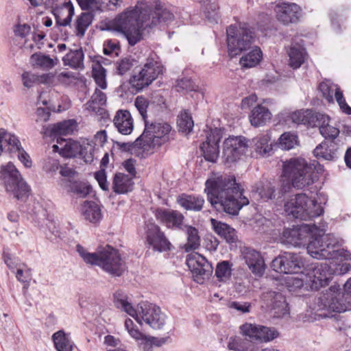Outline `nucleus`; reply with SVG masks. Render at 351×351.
<instances>
[{
    "label": "nucleus",
    "instance_id": "nucleus-5",
    "mask_svg": "<svg viewBox=\"0 0 351 351\" xmlns=\"http://www.w3.org/2000/svg\"><path fill=\"white\" fill-rule=\"evenodd\" d=\"M76 251L86 264L97 265L112 276H121L126 269L119 251L109 245L99 247L97 252L90 253L77 244Z\"/></svg>",
    "mask_w": 351,
    "mask_h": 351
},
{
    "label": "nucleus",
    "instance_id": "nucleus-51",
    "mask_svg": "<svg viewBox=\"0 0 351 351\" xmlns=\"http://www.w3.org/2000/svg\"><path fill=\"white\" fill-rule=\"evenodd\" d=\"M328 122V121L319 125V132L325 139L331 140L333 142V140L339 136V130L337 128L330 125Z\"/></svg>",
    "mask_w": 351,
    "mask_h": 351
},
{
    "label": "nucleus",
    "instance_id": "nucleus-12",
    "mask_svg": "<svg viewBox=\"0 0 351 351\" xmlns=\"http://www.w3.org/2000/svg\"><path fill=\"white\" fill-rule=\"evenodd\" d=\"M343 294L339 285L331 286L320 296L315 299V304L317 311L328 310L341 313L346 311L347 306L343 299Z\"/></svg>",
    "mask_w": 351,
    "mask_h": 351
},
{
    "label": "nucleus",
    "instance_id": "nucleus-63",
    "mask_svg": "<svg viewBox=\"0 0 351 351\" xmlns=\"http://www.w3.org/2000/svg\"><path fill=\"white\" fill-rule=\"evenodd\" d=\"M82 153L79 154L77 157L83 158L86 163L92 162L93 161V148L89 145L84 147L82 145Z\"/></svg>",
    "mask_w": 351,
    "mask_h": 351
},
{
    "label": "nucleus",
    "instance_id": "nucleus-24",
    "mask_svg": "<svg viewBox=\"0 0 351 351\" xmlns=\"http://www.w3.org/2000/svg\"><path fill=\"white\" fill-rule=\"evenodd\" d=\"M245 263L256 276H261L265 269V264L261 254L252 248L245 247L243 252Z\"/></svg>",
    "mask_w": 351,
    "mask_h": 351
},
{
    "label": "nucleus",
    "instance_id": "nucleus-9",
    "mask_svg": "<svg viewBox=\"0 0 351 351\" xmlns=\"http://www.w3.org/2000/svg\"><path fill=\"white\" fill-rule=\"evenodd\" d=\"M163 66L160 58L152 53L146 59L143 66L134 72L129 80L131 86L137 92L149 86L160 74L162 73Z\"/></svg>",
    "mask_w": 351,
    "mask_h": 351
},
{
    "label": "nucleus",
    "instance_id": "nucleus-52",
    "mask_svg": "<svg viewBox=\"0 0 351 351\" xmlns=\"http://www.w3.org/2000/svg\"><path fill=\"white\" fill-rule=\"evenodd\" d=\"M136 60L131 57H126L117 61L116 63L117 72L123 75L129 71L135 64Z\"/></svg>",
    "mask_w": 351,
    "mask_h": 351
},
{
    "label": "nucleus",
    "instance_id": "nucleus-59",
    "mask_svg": "<svg viewBox=\"0 0 351 351\" xmlns=\"http://www.w3.org/2000/svg\"><path fill=\"white\" fill-rule=\"evenodd\" d=\"M59 168V161L53 158L48 157L43 162V169L47 173H55Z\"/></svg>",
    "mask_w": 351,
    "mask_h": 351
},
{
    "label": "nucleus",
    "instance_id": "nucleus-39",
    "mask_svg": "<svg viewBox=\"0 0 351 351\" xmlns=\"http://www.w3.org/2000/svg\"><path fill=\"white\" fill-rule=\"evenodd\" d=\"M263 58V53L259 47H254L247 54L240 58L239 63L243 68L254 67L259 64Z\"/></svg>",
    "mask_w": 351,
    "mask_h": 351
},
{
    "label": "nucleus",
    "instance_id": "nucleus-22",
    "mask_svg": "<svg viewBox=\"0 0 351 351\" xmlns=\"http://www.w3.org/2000/svg\"><path fill=\"white\" fill-rule=\"evenodd\" d=\"M146 239L147 244L152 247L154 251L162 252L171 250V243L160 227L154 223L147 226Z\"/></svg>",
    "mask_w": 351,
    "mask_h": 351
},
{
    "label": "nucleus",
    "instance_id": "nucleus-47",
    "mask_svg": "<svg viewBox=\"0 0 351 351\" xmlns=\"http://www.w3.org/2000/svg\"><path fill=\"white\" fill-rule=\"evenodd\" d=\"M232 266L228 261H223L218 263L215 269V276L219 281L225 282L231 276L232 274Z\"/></svg>",
    "mask_w": 351,
    "mask_h": 351
},
{
    "label": "nucleus",
    "instance_id": "nucleus-40",
    "mask_svg": "<svg viewBox=\"0 0 351 351\" xmlns=\"http://www.w3.org/2000/svg\"><path fill=\"white\" fill-rule=\"evenodd\" d=\"M52 339L58 351H72L73 343L69 335L64 330H58L52 335Z\"/></svg>",
    "mask_w": 351,
    "mask_h": 351
},
{
    "label": "nucleus",
    "instance_id": "nucleus-32",
    "mask_svg": "<svg viewBox=\"0 0 351 351\" xmlns=\"http://www.w3.org/2000/svg\"><path fill=\"white\" fill-rule=\"evenodd\" d=\"M337 145L331 141L322 142L313 150L314 156L317 158H323L326 160H334L337 158Z\"/></svg>",
    "mask_w": 351,
    "mask_h": 351
},
{
    "label": "nucleus",
    "instance_id": "nucleus-34",
    "mask_svg": "<svg viewBox=\"0 0 351 351\" xmlns=\"http://www.w3.org/2000/svg\"><path fill=\"white\" fill-rule=\"evenodd\" d=\"M134 182L132 178L123 173L114 175L112 189L114 193L121 194L131 191L133 189Z\"/></svg>",
    "mask_w": 351,
    "mask_h": 351
},
{
    "label": "nucleus",
    "instance_id": "nucleus-17",
    "mask_svg": "<svg viewBox=\"0 0 351 351\" xmlns=\"http://www.w3.org/2000/svg\"><path fill=\"white\" fill-rule=\"evenodd\" d=\"M270 5L274 7L277 20L283 25H288L299 21L301 9L296 3L279 1Z\"/></svg>",
    "mask_w": 351,
    "mask_h": 351
},
{
    "label": "nucleus",
    "instance_id": "nucleus-36",
    "mask_svg": "<svg viewBox=\"0 0 351 351\" xmlns=\"http://www.w3.org/2000/svg\"><path fill=\"white\" fill-rule=\"evenodd\" d=\"M114 306L125 312L131 317L136 316V309L128 300L127 294L122 291H117L113 295Z\"/></svg>",
    "mask_w": 351,
    "mask_h": 351
},
{
    "label": "nucleus",
    "instance_id": "nucleus-29",
    "mask_svg": "<svg viewBox=\"0 0 351 351\" xmlns=\"http://www.w3.org/2000/svg\"><path fill=\"white\" fill-rule=\"evenodd\" d=\"M56 23L58 26H67L71 24L74 15V7L70 0L65 1L60 7L53 10Z\"/></svg>",
    "mask_w": 351,
    "mask_h": 351
},
{
    "label": "nucleus",
    "instance_id": "nucleus-1",
    "mask_svg": "<svg viewBox=\"0 0 351 351\" xmlns=\"http://www.w3.org/2000/svg\"><path fill=\"white\" fill-rule=\"evenodd\" d=\"M323 170V167L316 160L308 163L302 158H291L283 162L282 169V177L288 181V186H283L280 191L277 192L275 186L271 182H260L252 191L254 195L257 196L260 200L267 202L275 199L277 195L278 197H282L287 193V188H290V182L293 187L298 189L313 184L317 179V174Z\"/></svg>",
    "mask_w": 351,
    "mask_h": 351
},
{
    "label": "nucleus",
    "instance_id": "nucleus-49",
    "mask_svg": "<svg viewBox=\"0 0 351 351\" xmlns=\"http://www.w3.org/2000/svg\"><path fill=\"white\" fill-rule=\"evenodd\" d=\"M279 145L283 149L289 150L298 144L297 134L292 132H285L279 138Z\"/></svg>",
    "mask_w": 351,
    "mask_h": 351
},
{
    "label": "nucleus",
    "instance_id": "nucleus-42",
    "mask_svg": "<svg viewBox=\"0 0 351 351\" xmlns=\"http://www.w3.org/2000/svg\"><path fill=\"white\" fill-rule=\"evenodd\" d=\"M64 65L72 68L81 69L84 67V52L82 49L71 50L62 59Z\"/></svg>",
    "mask_w": 351,
    "mask_h": 351
},
{
    "label": "nucleus",
    "instance_id": "nucleus-64",
    "mask_svg": "<svg viewBox=\"0 0 351 351\" xmlns=\"http://www.w3.org/2000/svg\"><path fill=\"white\" fill-rule=\"evenodd\" d=\"M36 123L46 122L49 120L51 113L47 108L39 107L37 108L36 112Z\"/></svg>",
    "mask_w": 351,
    "mask_h": 351
},
{
    "label": "nucleus",
    "instance_id": "nucleus-18",
    "mask_svg": "<svg viewBox=\"0 0 351 351\" xmlns=\"http://www.w3.org/2000/svg\"><path fill=\"white\" fill-rule=\"evenodd\" d=\"M247 145L242 136L229 137L223 143V158L226 163L236 162L243 155Z\"/></svg>",
    "mask_w": 351,
    "mask_h": 351
},
{
    "label": "nucleus",
    "instance_id": "nucleus-26",
    "mask_svg": "<svg viewBox=\"0 0 351 351\" xmlns=\"http://www.w3.org/2000/svg\"><path fill=\"white\" fill-rule=\"evenodd\" d=\"M57 143L59 145H53L52 146L54 152L59 154L64 158H75L79 154L82 153V145L77 142L69 139L66 141L64 138H58Z\"/></svg>",
    "mask_w": 351,
    "mask_h": 351
},
{
    "label": "nucleus",
    "instance_id": "nucleus-46",
    "mask_svg": "<svg viewBox=\"0 0 351 351\" xmlns=\"http://www.w3.org/2000/svg\"><path fill=\"white\" fill-rule=\"evenodd\" d=\"M328 119V117H326L323 114L315 112L311 110H306L304 125L311 128H319L322 123H325Z\"/></svg>",
    "mask_w": 351,
    "mask_h": 351
},
{
    "label": "nucleus",
    "instance_id": "nucleus-13",
    "mask_svg": "<svg viewBox=\"0 0 351 351\" xmlns=\"http://www.w3.org/2000/svg\"><path fill=\"white\" fill-rule=\"evenodd\" d=\"M141 325L143 322L154 329H160L165 324V315L156 305L149 303H140L136 309V316L133 317Z\"/></svg>",
    "mask_w": 351,
    "mask_h": 351
},
{
    "label": "nucleus",
    "instance_id": "nucleus-11",
    "mask_svg": "<svg viewBox=\"0 0 351 351\" xmlns=\"http://www.w3.org/2000/svg\"><path fill=\"white\" fill-rule=\"evenodd\" d=\"M1 178L6 191L17 199L24 201L29 196L30 189L12 163L1 167Z\"/></svg>",
    "mask_w": 351,
    "mask_h": 351
},
{
    "label": "nucleus",
    "instance_id": "nucleus-41",
    "mask_svg": "<svg viewBox=\"0 0 351 351\" xmlns=\"http://www.w3.org/2000/svg\"><path fill=\"white\" fill-rule=\"evenodd\" d=\"M228 348L234 351H256L251 341L237 336L230 338Z\"/></svg>",
    "mask_w": 351,
    "mask_h": 351
},
{
    "label": "nucleus",
    "instance_id": "nucleus-25",
    "mask_svg": "<svg viewBox=\"0 0 351 351\" xmlns=\"http://www.w3.org/2000/svg\"><path fill=\"white\" fill-rule=\"evenodd\" d=\"M76 128V121L74 119H69L53 125H43L41 132L49 136L69 135L72 134Z\"/></svg>",
    "mask_w": 351,
    "mask_h": 351
},
{
    "label": "nucleus",
    "instance_id": "nucleus-7",
    "mask_svg": "<svg viewBox=\"0 0 351 351\" xmlns=\"http://www.w3.org/2000/svg\"><path fill=\"white\" fill-rule=\"evenodd\" d=\"M300 273V277L292 278L291 285L293 287L318 290L320 287L328 285L330 280L331 270L327 263H317L311 265L306 269V273L302 270Z\"/></svg>",
    "mask_w": 351,
    "mask_h": 351
},
{
    "label": "nucleus",
    "instance_id": "nucleus-54",
    "mask_svg": "<svg viewBox=\"0 0 351 351\" xmlns=\"http://www.w3.org/2000/svg\"><path fill=\"white\" fill-rule=\"evenodd\" d=\"M16 278L19 281L27 283V287L31 280V269L25 264L19 265L16 267ZM24 288H26V285Z\"/></svg>",
    "mask_w": 351,
    "mask_h": 351
},
{
    "label": "nucleus",
    "instance_id": "nucleus-20",
    "mask_svg": "<svg viewBox=\"0 0 351 351\" xmlns=\"http://www.w3.org/2000/svg\"><path fill=\"white\" fill-rule=\"evenodd\" d=\"M186 265L193 276L202 280L208 278L213 271L212 265L205 257L198 253L189 254L186 258Z\"/></svg>",
    "mask_w": 351,
    "mask_h": 351
},
{
    "label": "nucleus",
    "instance_id": "nucleus-37",
    "mask_svg": "<svg viewBox=\"0 0 351 351\" xmlns=\"http://www.w3.org/2000/svg\"><path fill=\"white\" fill-rule=\"evenodd\" d=\"M269 132L261 134L252 139L255 151L263 156H267L272 152V147L269 142L270 141Z\"/></svg>",
    "mask_w": 351,
    "mask_h": 351
},
{
    "label": "nucleus",
    "instance_id": "nucleus-4",
    "mask_svg": "<svg viewBox=\"0 0 351 351\" xmlns=\"http://www.w3.org/2000/svg\"><path fill=\"white\" fill-rule=\"evenodd\" d=\"M326 223H319V226L313 223V232L306 246L308 253L317 259L333 260L339 256L350 259L351 254L340 249L338 239L332 234H326Z\"/></svg>",
    "mask_w": 351,
    "mask_h": 351
},
{
    "label": "nucleus",
    "instance_id": "nucleus-38",
    "mask_svg": "<svg viewBox=\"0 0 351 351\" xmlns=\"http://www.w3.org/2000/svg\"><path fill=\"white\" fill-rule=\"evenodd\" d=\"M83 215L86 220L93 223L99 222L102 216L99 206L93 201L85 202Z\"/></svg>",
    "mask_w": 351,
    "mask_h": 351
},
{
    "label": "nucleus",
    "instance_id": "nucleus-19",
    "mask_svg": "<svg viewBox=\"0 0 351 351\" xmlns=\"http://www.w3.org/2000/svg\"><path fill=\"white\" fill-rule=\"evenodd\" d=\"M240 329L243 335L261 342L272 341L278 336V332L275 328L263 326L246 323L243 324Z\"/></svg>",
    "mask_w": 351,
    "mask_h": 351
},
{
    "label": "nucleus",
    "instance_id": "nucleus-33",
    "mask_svg": "<svg viewBox=\"0 0 351 351\" xmlns=\"http://www.w3.org/2000/svg\"><path fill=\"white\" fill-rule=\"evenodd\" d=\"M177 202L184 209L193 211H200L204 204V199L199 195L182 194L177 198Z\"/></svg>",
    "mask_w": 351,
    "mask_h": 351
},
{
    "label": "nucleus",
    "instance_id": "nucleus-44",
    "mask_svg": "<svg viewBox=\"0 0 351 351\" xmlns=\"http://www.w3.org/2000/svg\"><path fill=\"white\" fill-rule=\"evenodd\" d=\"M94 19L91 12H82L75 21L76 35L83 37L88 27L90 25Z\"/></svg>",
    "mask_w": 351,
    "mask_h": 351
},
{
    "label": "nucleus",
    "instance_id": "nucleus-27",
    "mask_svg": "<svg viewBox=\"0 0 351 351\" xmlns=\"http://www.w3.org/2000/svg\"><path fill=\"white\" fill-rule=\"evenodd\" d=\"M62 184L69 193H73L78 197L84 198L90 194L92 187L87 182L75 178L62 180Z\"/></svg>",
    "mask_w": 351,
    "mask_h": 351
},
{
    "label": "nucleus",
    "instance_id": "nucleus-14",
    "mask_svg": "<svg viewBox=\"0 0 351 351\" xmlns=\"http://www.w3.org/2000/svg\"><path fill=\"white\" fill-rule=\"evenodd\" d=\"M271 267L279 273L299 274L304 267V262L300 254L284 252L272 261Z\"/></svg>",
    "mask_w": 351,
    "mask_h": 351
},
{
    "label": "nucleus",
    "instance_id": "nucleus-56",
    "mask_svg": "<svg viewBox=\"0 0 351 351\" xmlns=\"http://www.w3.org/2000/svg\"><path fill=\"white\" fill-rule=\"evenodd\" d=\"M120 51L119 43L117 40H108L104 42L103 52L106 56H119Z\"/></svg>",
    "mask_w": 351,
    "mask_h": 351
},
{
    "label": "nucleus",
    "instance_id": "nucleus-43",
    "mask_svg": "<svg viewBox=\"0 0 351 351\" xmlns=\"http://www.w3.org/2000/svg\"><path fill=\"white\" fill-rule=\"evenodd\" d=\"M184 231L187 234V242L184 244V248L186 252L195 250L200 245V238L198 230L191 226H184Z\"/></svg>",
    "mask_w": 351,
    "mask_h": 351
},
{
    "label": "nucleus",
    "instance_id": "nucleus-45",
    "mask_svg": "<svg viewBox=\"0 0 351 351\" xmlns=\"http://www.w3.org/2000/svg\"><path fill=\"white\" fill-rule=\"evenodd\" d=\"M305 51L303 48L293 46L289 51V65L295 69L301 66L305 59Z\"/></svg>",
    "mask_w": 351,
    "mask_h": 351
},
{
    "label": "nucleus",
    "instance_id": "nucleus-55",
    "mask_svg": "<svg viewBox=\"0 0 351 351\" xmlns=\"http://www.w3.org/2000/svg\"><path fill=\"white\" fill-rule=\"evenodd\" d=\"M32 58L35 60L36 64L43 69H50L55 65L54 60L46 55L34 54Z\"/></svg>",
    "mask_w": 351,
    "mask_h": 351
},
{
    "label": "nucleus",
    "instance_id": "nucleus-50",
    "mask_svg": "<svg viewBox=\"0 0 351 351\" xmlns=\"http://www.w3.org/2000/svg\"><path fill=\"white\" fill-rule=\"evenodd\" d=\"M337 260L339 259V262L337 263H336V267L332 268L331 265H328V267L331 270V274H330V279L332 278V276L333 274L337 275H343L344 274H346L348 271H349L351 269V263L343 262V261H349V259H346L343 256H339L338 258H336ZM350 261H351V255Z\"/></svg>",
    "mask_w": 351,
    "mask_h": 351
},
{
    "label": "nucleus",
    "instance_id": "nucleus-53",
    "mask_svg": "<svg viewBox=\"0 0 351 351\" xmlns=\"http://www.w3.org/2000/svg\"><path fill=\"white\" fill-rule=\"evenodd\" d=\"M93 77L96 84L101 88L105 89L107 87L106 84V71L104 68H96L92 65Z\"/></svg>",
    "mask_w": 351,
    "mask_h": 351
},
{
    "label": "nucleus",
    "instance_id": "nucleus-57",
    "mask_svg": "<svg viewBox=\"0 0 351 351\" xmlns=\"http://www.w3.org/2000/svg\"><path fill=\"white\" fill-rule=\"evenodd\" d=\"M149 106L148 101L142 96H138L135 99V106L142 116L144 122L147 120V108Z\"/></svg>",
    "mask_w": 351,
    "mask_h": 351
},
{
    "label": "nucleus",
    "instance_id": "nucleus-28",
    "mask_svg": "<svg viewBox=\"0 0 351 351\" xmlns=\"http://www.w3.org/2000/svg\"><path fill=\"white\" fill-rule=\"evenodd\" d=\"M106 96L99 89L96 88L90 99L84 104L85 109L90 112L101 115L106 113L104 106L106 105Z\"/></svg>",
    "mask_w": 351,
    "mask_h": 351
},
{
    "label": "nucleus",
    "instance_id": "nucleus-62",
    "mask_svg": "<svg viewBox=\"0 0 351 351\" xmlns=\"http://www.w3.org/2000/svg\"><path fill=\"white\" fill-rule=\"evenodd\" d=\"M82 10L99 9L97 0H76Z\"/></svg>",
    "mask_w": 351,
    "mask_h": 351
},
{
    "label": "nucleus",
    "instance_id": "nucleus-21",
    "mask_svg": "<svg viewBox=\"0 0 351 351\" xmlns=\"http://www.w3.org/2000/svg\"><path fill=\"white\" fill-rule=\"evenodd\" d=\"M222 138V132L220 129L211 130L210 133L206 136V141L200 146V150L206 160L215 162L219 157V143Z\"/></svg>",
    "mask_w": 351,
    "mask_h": 351
},
{
    "label": "nucleus",
    "instance_id": "nucleus-3",
    "mask_svg": "<svg viewBox=\"0 0 351 351\" xmlns=\"http://www.w3.org/2000/svg\"><path fill=\"white\" fill-rule=\"evenodd\" d=\"M205 186L208 200L217 210L237 215L243 206L249 204L234 176L214 173L206 181Z\"/></svg>",
    "mask_w": 351,
    "mask_h": 351
},
{
    "label": "nucleus",
    "instance_id": "nucleus-10",
    "mask_svg": "<svg viewBox=\"0 0 351 351\" xmlns=\"http://www.w3.org/2000/svg\"><path fill=\"white\" fill-rule=\"evenodd\" d=\"M143 134L134 141L136 147L145 149L160 146L168 142L171 131V125L166 122L145 121Z\"/></svg>",
    "mask_w": 351,
    "mask_h": 351
},
{
    "label": "nucleus",
    "instance_id": "nucleus-61",
    "mask_svg": "<svg viewBox=\"0 0 351 351\" xmlns=\"http://www.w3.org/2000/svg\"><path fill=\"white\" fill-rule=\"evenodd\" d=\"M319 89L322 92L323 97H325L328 102L333 101V90L327 82H321L319 85Z\"/></svg>",
    "mask_w": 351,
    "mask_h": 351
},
{
    "label": "nucleus",
    "instance_id": "nucleus-31",
    "mask_svg": "<svg viewBox=\"0 0 351 351\" xmlns=\"http://www.w3.org/2000/svg\"><path fill=\"white\" fill-rule=\"evenodd\" d=\"M211 225L216 234L229 243H236L237 236L236 230L230 226L215 219H211Z\"/></svg>",
    "mask_w": 351,
    "mask_h": 351
},
{
    "label": "nucleus",
    "instance_id": "nucleus-60",
    "mask_svg": "<svg viewBox=\"0 0 351 351\" xmlns=\"http://www.w3.org/2000/svg\"><path fill=\"white\" fill-rule=\"evenodd\" d=\"M95 178L97 181L100 188L105 191L109 190V183L107 181V176L105 169H101L95 173Z\"/></svg>",
    "mask_w": 351,
    "mask_h": 351
},
{
    "label": "nucleus",
    "instance_id": "nucleus-30",
    "mask_svg": "<svg viewBox=\"0 0 351 351\" xmlns=\"http://www.w3.org/2000/svg\"><path fill=\"white\" fill-rule=\"evenodd\" d=\"M114 124L118 131L124 135L130 134L133 130V121L130 112L127 110H119L113 119Z\"/></svg>",
    "mask_w": 351,
    "mask_h": 351
},
{
    "label": "nucleus",
    "instance_id": "nucleus-6",
    "mask_svg": "<svg viewBox=\"0 0 351 351\" xmlns=\"http://www.w3.org/2000/svg\"><path fill=\"white\" fill-rule=\"evenodd\" d=\"M254 40V32L246 23L230 25L226 29L228 51L231 58L250 49Z\"/></svg>",
    "mask_w": 351,
    "mask_h": 351
},
{
    "label": "nucleus",
    "instance_id": "nucleus-8",
    "mask_svg": "<svg viewBox=\"0 0 351 351\" xmlns=\"http://www.w3.org/2000/svg\"><path fill=\"white\" fill-rule=\"evenodd\" d=\"M284 208L287 215L305 221L319 217L324 213L322 206L304 193H298L290 198Z\"/></svg>",
    "mask_w": 351,
    "mask_h": 351
},
{
    "label": "nucleus",
    "instance_id": "nucleus-23",
    "mask_svg": "<svg viewBox=\"0 0 351 351\" xmlns=\"http://www.w3.org/2000/svg\"><path fill=\"white\" fill-rule=\"evenodd\" d=\"M156 217L168 228L184 230L185 225L183 224L184 215L179 211L158 208L156 211Z\"/></svg>",
    "mask_w": 351,
    "mask_h": 351
},
{
    "label": "nucleus",
    "instance_id": "nucleus-2",
    "mask_svg": "<svg viewBox=\"0 0 351 351\" xmlns=\"http://www.w3.org/2000/svg\"><path fill=\"white\" fill-rule=\"evenodd\" d=\"M173 19V13L160 5L150 12L136 6L117 16L114 21V27L124 35L130 46H134L143 39V29H152L158 25H168Z\"/></svg>",
    "mask_w": 351,
    "mask_h": 351
},
{
    "label": "nucleus",
    "instance_id": "nucleus-48",
    "mask_svg": "<svg viewBox=\"0 0 351 351\" xmlns=\"http://www.w3.org/2000/svg\"><path fill=\"white\" fill-rule=\"evenodd\" d=\"M177 123L179 130L183 132H190L194 126L192 117L186 110L180 112L178 117Z\"/></svg>",
    "mask_w": 351,
    "mask_h": 351
},
{
    "label": "nucleus",
    "instance_id": "nucleus-35",
    "mask_svg": "<svg viewBox=\"0 0 351 351\" xmlns=\"http://www.w3.org/2000/svg\"><path fill=\"white\" fill-rule=\"evenodd\" d=\"M271 117V113L268 108L262 105H258L252 110L249 119L252 125L260 127L265 125Z\"/></svg>",
    "mask_w": 351,
    "mask_h": 351
},
{
    "label": "nucleus",
    "instance_id": "nucleus-15",
    "mask_svg": "<svg viewBox=\"0 0 351 351\" xmlns=\"http://www.w3.org/2000/svg\"><path fill=\"white\" fill-rule=\"evenodd\" d=\"M312 232L313 223H302L291 229H285L282 234V243L293 246H307Z\"/></svg>",
    "mask_w": 351,
    "mask_h": 351
},
{
    "label": "nucleus",
    "instance_id": "nucleus-16",
    "mask_svg": "<svg viewBox=\"0 0 351 351\" xmlns=\"http://www.w3.org/2000/svg\"><path fill=\"white\" fill-rule=\"evenodd\" d=\"M261 300L266 308L272 311L276 317H282L289 313V308L285 298L278 291H267L263 292Z\"/></svg>",
    "mask_w": 351,
    "mask_h": 351
},
{
    "label": "nucleus",
    "instance_id": "nucleus-58",
    "mask_svg": "<svg viewBox=\"0 0 351 351\" xmlns=\"http://www.w3.org/2000/svg\"><path fill=\"white\" fill-rule=\"evenodd\" d=\"M175 87L178 92L195 90L193 82L191 79L186 77L178 80Z\"/></svg>",
    "mask_w": 351,
    "mask_h": 351
}]
</instances>
